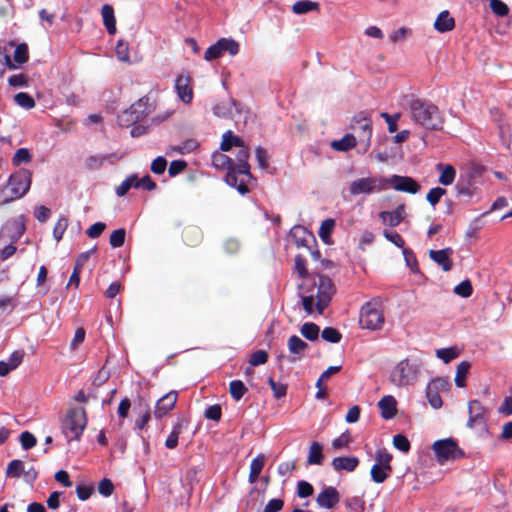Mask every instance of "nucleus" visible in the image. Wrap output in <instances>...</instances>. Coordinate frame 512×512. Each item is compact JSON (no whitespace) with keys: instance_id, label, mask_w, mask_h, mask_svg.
Here are the masks:
<instances>
[{"instance_id":"nucleus-1","label":"nucleus","mask_w":512,"mask_h":512,"mask_svg":"<svg viewBox=\"0 0 512 512\" xmlns=\"http://www.w3.org/2000/svg\"><path fill=\"white\" fill-rule=\"evenodd\" d=\"M412 120L428 130H442L444 117L439 108L428 100L415 98L409 102Z\"/></svg>"},{"instance_id":"nucleus-2","label":"nucleus","mask_w":512,"mask_h":512,"mask_svg":"<svg viewBox=\"0 0 512 512\" xmlns=\"http://www.w3.org/2000/svg\"><path fill=\"white\" fill-rule=\"evenodd\" d=\"M250 157L249 147L245 144L238 148L235 159H233L232 170L226 174V183L237 189L242 195L246 194L248 189V182L252 179L250 172V164L248 162Z\"/></svg>"},{"instance_id":"nucleus-3","label":"nucleus","mask_w":512,"mask_h":512,"mask_svg":"<svg viewBox=\"0 0 512 512\" xmlns=\"http://www.w3.org/2000/svg\"><path fill=\"white\" fill-rule=\"evenodd\" d=\"M32 183V173L28 169H19L8 178L6 185L0 187V204L5 205L27 194Z\"/></svg>"},{"instance_id":"nucleus-4","label":"nucleus","mask_w":512,"mask_h":512,"mask_svg":"<svg viewBox=\"0 0 512 512\" xmlns=\"http://www.w3.org/2000/svg\"><path fill=\"white\" fill-rule=\"evenodd\" d=\"M86 412L82 407L70 408L62 421L61 429L68 442L79 440L86 428Z\"/></svg>"},{"instance_id":"nucleus-5","label":"nucleus","mask_w":512,"mask_h":512,"mask_svg":"<svg viewBox=\"0 0 512 512\" xmlns=\"http://www.w3.org/2000/svg\"><path fill=\"white\" fill-rule=\"evenodd\" d=\"M420 369V360L405 358L392 369L390 381L397 387L412 385L418 379Z\"/></svg>"},{"instance_id":"nucleus-6","label":"nucleus","mask_w":512,"mask_h":512,"mask_svg":"<svg viewBox=\"0 0 512 512\" xmlns=\"http://www.w3.org/2000/svg\"><path fill=\"white\" fill-rule=\"evenodd\" d=\"M152 112V106L147 97L140 98L128 109L118 115V124L122 127H131L144 120Z\"/></svg>"},{"instance_id":"nucleus-7","label":"nucleus","mask_w":512,"mask_h":512,"mask_svg":"<svg viewBox=\"0 0 512 512\" xmlns=\"http://www.w3.org/2000/svg\"><path fill=\"white\" fill-rule=\"evenodd\" d=\"M316 289V309L318 314H322L323 310L328 306L333 294L335 293V286L332 280L324 275L317 274L311 279Z\"/></svg>"},{"instance_id":"nucleus-8","label":"nucleus","mask_w":512,"mask_h":512,"mask_svg":"<svg viewBox=\"0 0 512 512\" xmlns=\"http://www.w3.org/2000/svg\"><path fill=\"white\" fill-rule=\"evenodd\" d=\"M432 449L435 453L436 460L440 465L464 456L463 450L459 448L457 441L453 438L435 441Z\"/></svg>"},{"instance_id":"nucleus-9","label":"nucleus","mask_w":512,"mask_h":512,"mask_svg":"<svg viewBox=\"0 0 512 512\" xmlns=\"http://www.w3.org/2000/svg\"><path fill=\"white\" fill-rule=\"evenodd\" d=\"M350 129L354 132L359 144L363 145L367 151L371 145L372 138V120L365 112L356 114L350 123Z\"/></svg>"},{"instance_id":"nucleus-10","label":"nucleus","mask_w":512,"mask_h":512,"mask_svg":"<svg viewBox=\"0 0 512 512\" xmlns=\"http://www.w3.org/2000/svg\"><path fill=\"white\" fill-rule=\"evenodd\" d=\"M384 178L367 177L360 178L351 182L349 192L356 196L359 194H372L385 190Z\"/></svg>"},{"instance_id":"nucleus-11","label":"nucleus","mask_w":512,"mask_h":512,"mask_svg":"<svg viewBox=\"0 0 512 512\" xmlns=\"http://www.w3.org/2000/svg\"><path fill=\"white\" fill-rule=\"evenodd\" d=\"M385 190L393 187L397 191H402L410 194H416L420 191V184L410 176L392 175L390 178H384Z\"/></svg>"},{"instance_id":"nucleus-12","label":"nucleus","mask_w":512,"mask_h":512,"mask_svg":"<svg viewBox=\"0 0 512 512\" xmlns=\"http://www.w3.org/2000/svg\"><path fill=\"white\" fill-rule=\"evenodd\" d=\"M290 236L296 247L311 249V244L316 245L315 236L301 225H296L290 230Z\"/></svg>"},{"instance_id":"nucleus-13","label":"nucleus","mask_w":512,"mask_h":512,"mask_svg":"<svg viewBox=\"0 0 512 512\" xmlns=\"http://www.w3.org/2000/svg\"><path fill=\"white\" fill-rule=\"evenodd\" d=\"M384 320L382 302L379 298H373L362 305L360 309V320Z\"/></svg>"},{"instance_id":"nucleus-14","label":"nucleus","mask_w":512,"mask_h":512,"mask_svg":"<svg viewBox=\"0 0 512 512\" xmlns=\"http://www.w3.org/2000/svg\"><path fill=\"white\" fill-rule=\"evenodd\" d=\"M178 394L176 391H170L162 396L155 405L154 415L156 418L166 416L175 406Z\"/></svg>"},{"instance_id":"nucleus-15","label":"nucleus","mask_w":512,"mask_h":512,"mask_svg":"<svg viewBox=\"0 0 512 512\" xmlns=\"http://www.w3.org/2000/svg\"><path fill=\"white\" fill-rule=\"evenodd\" d=\"M340 500V495L337 489L333 486L325 487L316 498V502L320 508L331 509Z\"/></svg>"},{"instance_id":"nucleus-16","label":"nucleus","mask_w":512,"mask_h":512,"mask_svg":"<svg viewBox=\"0 0 512 512\" xmlns=\"http://www.w3.org/2000/svg\"><path fill=\"white\" fill-rule=\"evenodd\" d=\"M175 90L181 101L184 103H190L193 99L191 77L188 74L179 75L175 81Z\"/></svg>"},{"instance_id":"nucleus-17","label":"nucleus","mask_w":512,"mask_h":512,"mask_svg":"<svg viewBox=\"0 0 512 512\" xmlns=\"http://www.w3.org/2000/svg\"><path fill=\"white\" fill-rule=\"evenodd\" d=\"M406 217L405 204H399L393 211H381L379 218L384 225L390 227L398 226Z\"/></svg>"},{"instance_id":"nucleus-18","label":"nucleus","mask_w":512,"mask_h":512,"mask_svg":"<svg viewBox=\"0 0 512 512\" xmlns=\"http://www.w3.org/2000/svg\"><path fill=\"white\" fill-rule=\"evenodd\" d=\"M453 254V249L448 247L441 250H430L429 257L437 263L441 268L448 272L453 267V261L451 256Z\"/></svg>"},{"instance_id":"nucleus-19","label":"nucleus","mask_w":512,"mask_h":512,"mask_svg":"<svg viewBox=\"0 0 512 512\" xmlns=\"http://www.w3.org/2000/svg\"><path fill=\"white\" fill-rule=\"evenodd\" d=\"M469 419L467 426L473 428L475 424L484 422L485 408L478 400H471L468 403Z\"/></svg>"},{"instance_id":"nucleus-20","label":"nucleus","mask_w":512,"mask_h":512,"mask_svg":"<svg viewBox=\"0 0 512 512\" xmlns=\"http://www.w3.org/2000/svg\"><path fill=\"white\" fill-rule=\"evenodd\" d=\"M331 465L337 472H353L359 465V459L356 456H339L332 459Z\"/></svg>"},{"instance_id":"nucleus-21","label":"nucleus","mask_w":512,"mask_h":512,"mask_svg":"<svg viewBox=\"0 0 512 512\" xmlns=\"http://www.w3.org/2000/svg\"><path fill=\"white\" fill-rule=\"evenodd\" d=\"M433 26L440 33L449 32L455 28V19L450 16L449 11L444 10L439 13Z\"/></svg>"},{"instance_id":"nucleus-22","label":"nucleus","mask_w":512,"mask_h":512,"mask_svg":"<svg viewBox=\"0 0 512 512\" xmlns=\"http://www.w3.org/2000/svg\"><path fill=\"white\" fill-rule=\"evenodd\" d=\"M396 405H397V402L393 396H391V395L384 396L378 402V407L381 410V416L384 419L393 418L397 413Z\"/></svg>"},{"instance_id":"nucleus-23","label":"nucleus","mask_w":512,"mask_h":512,"mask_svg":"<svg viewBox=\"0 0 512 512\" xmlns=\"http://www.w3.org/2000/svg\"><path fill=\"white\" fill-rule=\"evenodd\" d=\"M436 169L440 171L438 182L444 186L451 185L456 177V170L450 164L438 163Z\"/></svg>"},{"instance_id":"nucleus-24","label":"nucleus","mask_w":512,"mask_h":512,"mask_svg":"<svg viewBox=\"0 0 512 512\" xmlns=\"http://www.w3.org/2000/svg\"><path fill=\"white\" fill-rule=\"evenodd\" d=\"M101 15L103 18V24L107 32L111 35L116 33V19L114 15V9L111 5L105 4L102 6Z\"/></svg>"},{"instance_id":"nucleus-25","label":"nucleus","mask_w":512,"mask_h":512,"mask_svg":"<svg viewBox=\"0 0 512 512\" xmlns=\"http://www.w3.org/2000/svg\"><path fill=\"white\" fill-rule=\"evenodd\" d=\"M356 136L352 133L345 134L340 140H334L331 147L336 151L346 152L358 144Z\"/></svg>"},{"instance_id":"nucleus-26","label":"nucleus","mask_w":512,"mask_h":512,"mask_svg":"<svg viewBox=\"0 0 512 512\" xmlns=\"http://www.w3.org/2000/svg\"><path fill=\"white\" fill-rule=\"evenodd\" d=\"M212 165L218 170H227V173L234 168L233 159L222 152L215 151L212 156Z\"/></svg>"},{"instance_id":"nucleus-27","label":"nucleus","mask_w":512,"mask_h":512,"mask_svg":"<svg viewBox=\"0 0 512 512\" xmlns=\"http://www.w3.org/2000/svg\"><path fill=\"white\" fill-rule=\"evenodd\" d=\"M243 144L244 142L239 136L234 135L232 131L228 130L223 134L220 149L222 152H227L231 150L232 147L239 148Z\"/></svg>"},{"instance_id":"nucleus-28","label":"nucleus","mask_w":512,"mask_h":512,"mask_svg":"<svg viewBox=\"0 0 512 512\" xmlns=\"http://www.w3.org/2000/svg\"><path fill=\"white\" fill-rule=\"evenodd\" d=\"M307 348L308 344L296 335H292L288 339V349L290 353L298 356L297 359L303 355ZM291 361H296V358H292Z\"/></svg>"},{"instance_id":"nucleus-29","label":"nucleus","mask_w":512,"mask_h":512,"mask_svg":"<svg viewBox=\"0 0 512 512\" xmlns=\"http://www.w3.org/2000/svg\"><path fill=\"white\" fill-rule=\"evenodd\" d=\"M236 106V101L229 98L226 101L215 104L212 108L214 115L220 118H229L232 116V107Z\"/></svg>"},{"instance_id":"nucleus-30","label":"nucleus","mask_w":512,"mask_h":512,"mask_svg":"<svg viewBox=\"0 0 512 512\" xmlns=\"http://www.w3.org/2000/svg\"><path fill=\"white\" fill-rule=\"evenodd\" d=\"M323 459V446L319 442H312L309 448L307 463L309 465H321Z\"/></svg>"},{"instance_id":"nucleus-31","label":"nucleus","mask_w":512,"mask_h":512,"mask_svg":"<svg viewBox=\"0 0 512 512\" xmlns=\"http://www.w3.org/2000/svg\"><path fill=\"white\" fill-rule=\"evenodd\" d=\"M186 427V423L183 420L178 421L172 428V431L168 435L165 446L168 449H174L178 445V439L179 435L181 434L182 430Z\"/></svg>"},{"instance_id":"nucleus-32","label":"nucleus","mask_w":512,"mask_h":512,"mask_svg":"<svg viewBox=\"0 0 512 512\" xmlns=\"http://www.w3.org/2000/svg\"><path fill=\"white\" fill-rule=\"evenodd\" d=\"M294 269L297 272L298 277L302 279L303 282L312 279L314 276V274H309L306 259L300 254L295 256Z\"/></svg>"},{"instance_id":"nucleus-33","label":"nucleus","mask_w":512,"mask_h":512,"mask_svg":"<svg viewBox=\"0 0 512 512\" xmlns=\"http://www.w3.org/2000/svg\"><path fill=\"white\" fill-rule=\"evenodd\" d=\"M335 227V220L332 218L325 219L322 221L319 228V237L325 244H331V233Z\"/></svg>"},{"instance_id":"nucleus-34","label":"nucleus","mask_w":512,"mask_h":512,"mask_svg":"<svg viewBox=\"0 0 512 512\" xmlns=\"http://www.w3.org/2000/svg\"><path fill=\"white\" fill-rule=\"evenodd\" d=\"M470 363L468 361H462L458 364L457 366V369H456V376H455V385L457 387H465L466 385V377L469 373V370H470Z\"/></svg>"},{"instance_id":"nucleus-35","label":"nucleus","mask_w":512,"mask_h":512,"mask_svg":"<svg viewBox=\"0 0 512 512\" xmlns=\"http://www.w3.org/2000/svg\"><path fill=\"white\" fill-rule=\"evenodd\" d=\"M318 9H319V3L309 1V0L297 1L292 6V11L298 15L306 14L310 11H314V10H318Z\"/></svg>"},{"instance_id":"nucleus-36","label":"nucleus","mask_w":512,"mask_h":512,"mask_svg":"<svg viewBox=\"0 0 512 512\" xmlns=\"http://www.w3.org/2000/svg\"><path fill=\"white\" fill-rule=\"evenodd\" d=\"M392 468L384 469L381 465H373L370 471L371 479L375 483H383L391 474Z\"/></svg>"},{"instance_id":"nucleus-37","label":"nucleus","mask_w":512,"mask_h":512,"mask_svg":"<svg viewBox=\"0 0 512 512\" xmlns=\"http://www.w3.org/2000/svg\"><path fill=\"white\" fill-rule=\"evenodd\" d=\"M229 391L231 397L239 401L246 394L248 389L241 380H233L229 384Z\"/></svg>"},{"instance_id":"nucleus-38","label":"nucleus","mask_w":512,"mask_h":512,"mask_svg":"<svg viewBox=\"0 0 512 512\" xmlns=\"http://www.w3.org/2000/svg\"><path fill=\"white\" fill-rule=\"evenodd\" d=\"M18 300L15 296H2L0 297V312L1 314H10L17 306Z\"/></svg>"},{"instance_id":"nucleus-39","label":"nucleus","mask_w":512,"mask_h":512,"mask_svg":"<svg viewBox=\"0 0 512 512\" xmlns=\"http://www.w3.org/2000/svg\"><path fill=\"white\" fill-rule=\"evenodd\" d=\"M24 472V464L19 459L10 461L6 468L7 477L19 478Z\"/></svg>"},{"instance_id":"nucleus-40","label":"nucleus","mask_w":512,"mask_h":512,"mask_svg":"<svg viewBox=\"0 0 512 512\" xmlns=\"http://www.w3.org/2000/svg\"><path fill=\"white\" fill-rule=\"evenodd\" d=\"M375 461L374 465H381L384 469L392 468V455L385 448H381L376 451Z\"/></svg>"},{"instance_id":"nucleus-41","label":"nucleus","mask_w":512,"mask_h":512,"mask_svg":"<svg viewBox=\"0 0 512 512\" xmlns=\"http://www.w3.org/2000/svg\"><path fill=\"white\" fill-rule=\"evenodd\" d=\"M17 105L29 110L35 107L36 103L33 97L26 92H19L14 96Z\"/></svg>"},{"instance_id":"nucleus-42","label":"nucleus","mask_w":512,"mask_h":512,"mask_svg":"<svg viewBox=\"0 0 512 512\" xmlns=\"http://www.w3.org/2000/svg\"><path fill=\"white\" fill-rule=\"evenodd\" d=\"M458 355L459 351L456 347L440 348L436 350V356L444 363H449L453 359L457 358Z\"/></svg>"},{"instance_id":"nucleus-43","label":"nucleus","mask_w":512,"mask_h":512,"mask_svg":"<svg viewBox=\"0 0 512 512\" xmlns=\"http://www.w3.org/2000/svg\"><path fill=\"white\" fill-rule=\"evenodd\" d=\"M319 331V327L313 322H305L301 328V334L310 341L318 339Z\"/></svg>"},{"instance_id":"nucleus-44","label":"nucleus","mask_w":512,"mask_h":512,"mask_svg":"<svg viewBox=\"0 0 512 512\" xmlns=\"http://www.w3.org/2000/svg\"><path fill=\"white\" fill-rule=\"evenodd\" d=\"M68 227V219L65 216H60L55 223V226L53 228V237L56 240V242H59Z\"/></svg>"},{"instance_id":"nucleus-45","label":"nucleus","mask_w":512,"mask_h":512,"mask_svg":"<svg viewBox=\"0 0 512 512\" xmlns=\"http://www.w3.org/2000/svg\"><path fill=\"white\" fill-rule=\"evenodd\" d=\"M428 385L434 389V391L436 390L437 392H446L450 389L451 387V382L449 380V378H443V377H436L434 379H432Z\"/></svg>"},{"instance_id":"nucleus-46","label":"nucleus","mask_w":512,"mask_h":512,"mask_svg":"<svg viewBox=\"0 0 512 512\" xmlns=\"http://www.w3.org/2000/svg\"><path fill=\"white\" fill-rule=\"evenodd\" d=\"M126 231L124 228L114 230L109 238V243L113 248H119L123 246L125 242Z\"/></svg>"},{"instance_id":"nucleus-47","label":"nucleus","mask_w":512,"mask_h":512,"mask_svg":"<svg viewBox=\"0 0 512 512\" xmlns=\"http://www.w3.org/2000/svg\"><path fill=\"white\" fill-rule=\"evenodd\" d=\"M426 397H427L429 404L434 409H439L442 407L443 401L440 396V393L437 392L436 390L434 391V389H432L429 385H427V387H426Z\"/></svg>"},{"instance_id":"nucleus-48","label":"nucleus","mask_w":512,"mask_h":512,"mask_svg":"<svg viewBox=\"0 0 512 512\" xmlns=\"http://www.w3.org/2000/svg\"><path fill=\"white\" fill-rule=\"evenodd\" d=\"M446 192V189L442 187H434L427 193L426 200L431 206L435 207L439 203L441 197L446 194Z\"/></svg>"},{"instance_id":"nucleus-49","label":"nucleus","mask_w":512,"mask_h":512,"mask_svg":"<svg viewBox=\"0 0 512 512\" xmlns=\"http://www.w3.org/2000/svg\"><path fill=\"white\" fill-rule=\"evenodd\" d=\"M112 155H93L87 158L86 167L90 170H99L104 161L109 159Z\"/></svg>"},{"instance_id":"nucleus-50","label":"nucleus","mask_w":512,"mask_h":512,"mask_svg":"<svg viewBox=\"0 0 512 512\" xmlns=\"http://www.w3.org/2000/svg\"><path fill=\"white\" fill-rule=\"evenodd\" d=\"M489 5L492 12L499 17H504L509 14L510 10L508 5L501 0H490Z\"/></svg>"},{"instance_id":"nucleus-51","label":"nucleus","mask_w":512,"mask_h":512,"mask_svg":"<svg viewBox=\"0 0 512 512\" xmlns=\"http://www.w3.org/2000/svg\"><path fill=\"white\" fill-rule=\"evenodd\" d=\"M30 161L31 154L27 148H19L12 158V164L14 166H19L22 163H29Z\"/></svg>"},{"instance_id":"nucleus-52","label":"nucleus","mask_w":512,"mask_h":512,"mask_svg":"<svg viewBox=\"0 0 512 512\" xmlns=\"http://www.w3.org/2000/svg\"><path fill=\"white\" fill-rule=\"evenodd\" d=\"M14 61L23 64L26 63L29 59V51L28 46L25 43H21L17 45L14 51Z\"/></svg>"},{"instance_id":"nucleus-53","label":"nucleus","mask_w":512,"mask_h":512,"mask_svg":"<svg viewBox=\"0 0 512 512\" xmlns=\"http://www.w3.org/2000/svg\"><path fill=\"white\" fill-rule=\"evenodd\" d=\"M393 445L397 450L403 453H408L411 448L410 441L403 434H397L393 437Z\"/></svg>"},{"instance_id":"nucleus-54","label":"nucleus","mask_w":512,"mask_h":512,"mask_svg":"<svg viewBox=\"0 0 512 512\" xmlns=\"http://www.w3.org/2000/svg\"><path fill=\"white\" fill-rule=\"evenodd\" d=\"M454 293L464 298L470 297L473 293L471 281L466 279L460 282L455 286Z\"/></svg>"},{"instance_id":"nucleus-55","label":"nucleus","mask_w":512,"mask_h":512,"mask_svg":"<svg viewBox=\"0 0 512 512\" xmlns=\"http://www.w3.org/2000/svg\"><path fill=\"white\" fill-rule=\"evenodd\" d=\"M224 42H216L215 44L209 46L205 53H204V59L207 61L215 60L223 55V52L220 48H222V44Z\"/></svg>"},{"instance_id":"nucleus-56","label":"nucleus","mask_w":512,"mask_h":512,"mask_svg":"<svg viewBox=\"0 0 512 512\" xmlns=\"http://www.w3.org/2000/svg\"><path fill=\"white\" fill-rule=\"evenodd\" d=\"M218 42H224L221 46L222 48H220L223 53L227 51L232 56H235L236 54H238L240 46H239V43L236 42L235 40L221 38L218 40Z\"/></svg>"},{"instance_id":"nucleus-57","label":"nucleus","mask_w":512,"mask_h":512,"mask_svg":"<svg viewBox=\"0 0 512 512\" xmlns=\"http://www.w3.org/2000/svg\"><path fill=\"white\" fill-rule=\"evenodd\" d=\"M136 175H131L127 177L117 188H116V194L119 197L125 196L128 191L134 187L136 184Z\"/></svg>"},{"instance_id":"nucleus-58","label":"nucleus","mask_w":512,"mask_h":512,"mask_svg":"<svg viewBox=\"0 0 512 512\" xmlns=\"http://www.w3.org/2000/svg\"><path fill=\"white\" fill-rule=\"evenodd\" d=\"M115 52H116L117 58L120 61L128 62L130 60L129 44L127 42H125L123 40H119L117 42Z\"/></svg>"},{"instance_id":"nucleus-59","label":"nucleus","mask_w":512,"mask_h":512,"mask_svg":"<svg viewBox=\"0 0 512 512\" xmlns=\"http://www.w3.org/2000/svg\"><path fill=\"white\" fill-rule=\"evenodd\" d=\"M268 384L275 398L280 399L286 395L287 386L285 384L276 382L272 377L268 379Z\"/></svg>"},{"instance_id":"nucleus-60","label":"nucleus","mask_w":512,"mask_h":512,"mask_svg":"<svg viewBox=\"0 0 512 512\" xmlns=\"http://www.w3.org/2000/svg\"><path fill=\"white\" fill-rule=\"evenodd\" d=\"M268 354L265 350H257L253 352L249 358V364L251 366H260L267 362Z\"/></svg>"},{"instance_id":"nucleus-61","label":"nucleus","mask_w":512,"mask_h":512,"mask_svg":"<svg viewBox=\"0 0 512 512\" xmlns=\"http://www.w3.org/2000/svg\"><path fill=\"white\" fill-rule=\"evenodd\" d=\"M321 336L325 341L330 343H338L342 337L339 331L332 327L324 328Z\"/></svg>"},{"instance_id":"nucleus-62","label":"nucleus","mask_w":512,"mask_h":512,"mask_svg":"<svg viewBox=\"0 0 512 512\" xmlns=\"http://www.w3.org/2000/svg\"><path fill=\"white\" fill-rule=\"evenodd\" d=\"M35 436L29 431H24L20 434V443L24 450H29L36 445Z\"/></svg>"},{"instance_id":"nucleus-63","label":"nucleus","mask_w":512,"mask_h":512,"mask_svg":"<svg viewBox=\"0 0 512 512\" xmlns=\"http://www.w3.org/2000/svg\"><path fill=\"white\" fill-rule=\"evenodd\" d=\"M187 168V163L184 160H173L168 168V174L170 177H175L182 173Z\"/></svg>"},{"instance_id":"nucleus-64","label":"nucleus","mask_w":512,"mask_h":512,"mask_svg":"<svg viewBox=\"0 0 512 512\" xmlns=\"http://www.w3.org/2000/svg\"><path fill=\"white\" fill-rule=\"evenodd\" d=\"M284 501L280 498H273L268 501L262 512H279L283 509Z\"/></svg>"}]
</instances>
